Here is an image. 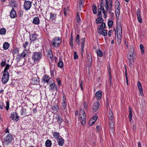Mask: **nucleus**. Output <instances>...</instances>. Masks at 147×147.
<instances>
[{
	"label": "nucleus",
	"mask_w": 147,
	"mask_h": 147,
	"mask_svg": "<svg viewBox=\"0 0 147 147\" xmlns=\"http://www.w3.org/2000/svg\"><path fill=\"white\" fill-rule=\"evenodd\" d=\"M140 10L139 9H138L136 12L137 16H140Z\"/></svg>",
	"instance_id": "5fc2aeb1"
},
{
	"label": "nucleus",
	"mask_w": 147,
	"mask_h": 147,
	"mask_svg": "<svg viewBox=\"0 0 147 147\" xmlns=\"http://www.w3.org/2000/svg\"><path fill=\"white\" fill-rule=\"evenodd\" d=\"M45 145L46 147H51L52 145L51 141L49 140H47L45 142Z\"/></svg>",
	"instance_id": "a878e982"
},
{
	"label": "nucleus",
	"mask_w": 147,
	"mask_h": 147,
	"mask_svg": "<svg viewBox=\"0 0 147 147\" xmlns=\"http://www.w3.org/2000/svg\"><path fill=\"white\" fill-rule=\"evenodd\" d=\"M39 19L38 17L34 18L33 21V23L35 24L38 25L39 24Z\"/></svg>",
	"instance_id": "393cba45"
},
{
	"label": "nucleus",
	"mask_w": 147,
	"mask_h": 147,
	"mask_svg": "<svg viewBox=\"0 0 147 147\" xmlns=\"http://www.w3.org/2000/svg\"><path fill=\"white\" fill-rule=\"evenodd\" d=\"M23 11H22L20 10L19 12L20 17L22 16L23 14Z\"/></svg>",
	"instance_id": "0e129e2a"
},
{
	"label": "nucleus",
	"mask_w": 147,
	"mask_h": 147,
	"mask_svg": "<svg viewBox=\"0 0 147 147\" xmlns=\"http://www.w3.org/2000/svg\"><path fill=\"white\" fill-rule=\"evenodd\" d=\"M4 135L5 136L3 139V143L5 145H8L13 139V136L12 134L10 133L5 134Z\"/></svg>",
	"instance_id": "39448f33"
},
{
	"label": "nucleus",
	"mask_w": 147,
	"mask_h": 147,
	"mask_svg": "<svg viewBox=\"0 0 147 147\" xmlns=\"http://www.w3.org/2000/svg\"><path fill=\"white\" fill-rule=\"evenodd\" d=\"M39 83V79L37 76L34 75L32 80V83L33 84H38Z\"/></svg>",
	"instance_id": "f8f14e48"
},
{
	"label": "nucleus",
	"mask_w": 147,
	"mask_h": 147,
	"mask_svg": "<svg viewBox=\"0 0 147 147\" xmlns=\"http://www.w3.org/2000/svg\"><path fill=\"white\" fill-rule=\"evenodd\" d=\"M102 92L100 90L98 91L96 93L95 96L97 100H99L102 97Z\"/></svg>",
	"instance_id": "f3484780"
},
{
	"label": "nucleus",
	"mask_w": 147,
	"mask_h": 147,
	"mask_svg": "<svg viewBox=\"0 0 147 147\" xmlns=\"http://www.w3.org/2000/svg\"><path fill=\"white\" fill-rule=\"evenodd\" d=\"M30 52L28 50H24L22 53H21V55L22 57L27 56L30 53Z\"/></svg>",
	"instance_id": "2eb2a0df"
},
{
	"label": "nucleus",
	"mask_w": 147,
	"mask_h": 147,
	"mask_svg": "<svg viewBox=\"0 0 147 147\" xmlns=\"http://www.w3.org/2000/svg\"><path fill=\"white\" fill-rule=\"evenodd\" d=\"M140 48L141 51V53L143 54L144 53V47L142 44H140Z\"/></svg>",
	"instance_id": "a19ab883"
},
{
	"label": "nucleus",
	"mask_w": 147,
	"mask_h": 147,
	"mask_svg": "<svg viewBox=\"0 0 147 147\" xmlns=\"http://www.w3.org/2000/svg\"><path fill=\"white\" fill-rule=\"evenodd\" d=\"M102 13H103L104 15V18H106L107 17V15L106 14V12H105V9H103H103H102Z\"/></svg>",
	"instance_id": "bf43d9fd"
},
{
	"label": "nucleus",
	"mask_w": 147,
	"mask_h": 147,
	"mask_svg": "<svg viewBox=\"0 0 147 147\" xmlns=\"http://www.w3.org/2000/svg\"><path fill=\"white\" fill-rule=\"evenodd\" d=\"M92 119H90L89 120V124L90 126L92 125H93V124L94 123H93V122L92 121Z\"/></svg>",
	"instance_id": "e2e57ef3"
},
{
	"label": "nucleus",
	"mask_w": 147,
	"mask_h": 147,
	"mask_svg": "<svg viewBox=\"0 0 147 147\" xmlns=\"http://www.w3.org/2000/svg\"><path fill=\"white\" fill-rule=\"evenodd\" d=\"M73 41H74V38H73V37L71 35V38H70V45L72 47L73 46Z\"/></svg>",
	"instance_id": "79ce46f5"
},
{
	"label": "nucleus",
	"mask_w": 147,
	"mask_h": 147,
	"mask_svg": "<svg viewBox=\"0 0 147 147\" xmlns=\"http://www.w3.org/2000/svg\"><path fill=\"white\" fill-rule=\"evenodd\" d=\"M49 90L52 92L57 91V86L55 83L50 84Z\"/></svg>",
	"instance_id": "9d476101"
},
{
	"label": "nucleus",
	"mask_w": 147,
	"mask_h": 147,
	"mask_svg": "<svg viewBox=\"0 0 147 147\" xmlns=\"http://www.w3.org/2000/svg\"><path fill=\"white\" fill-rule=\"evenodd\" d=\"M56 15L55 13L51 12L50 13V19L52 20H54L56 18Z\"/></svg>",
	"instance_id": "2f4dec72"
},
{
	"label": "nucleus",
	"mask_w": 147,
	"mask_h": 147,
	"mask_svg": "<svg viewBox=\"0 0 147 147\" xmlns=\"http://www.w3.org/2000/svg\"><path fill=\"white\" fill-rule=\"evenodd\" d=\"M9 65L8 64H7L6 65V66L4 69V73H5V74H8V72L7 70L9 69Z\"/></svg>",
	"instance_id": "f704fd0d"
},
{
	"label": "nucleus",
	"mask_w": 147,
	"mask_h": 147,
	"mask_svg": "<svg viewBox=\"0 0 147 147\" xmlns=\"http://www.w3.org/2000/svg\"><path fill=\"white\" fill-rule=\"evenodd\" d=\"M57 139L58 144L60 146H62L64 144V139L62 138H59Z\"/></svg>",
	"instance_id": "412c9836"
},
{
	"label": "nucleus",
	"mask_w": 147,
	"mask_h": 147,
	"mask_svg": "<svg viewBox=\"0 0 147 147\" xmlns=\"http://www.w3.org/2000/svg\"><path fill=\"white\" fill-rule=\"evenodd\" d=\"M9 74L4 73L2 78V82L4 84L6 83L9 79Z\"/></svg>",
	"instance_id": "1a4fd4ad"
},
{
	"label": "nucleus",
	"mask_w": 147,
	"mask_h": 147,
	"mask_svg": "<svg viewBox=\"0 0 147 147\" xmlns=\"http://www.w3.org/2000/svg\"><path fill=\"white\" fill-rule=\"evenodd\" d=\"M98 32L99 34L102 35L104 36L107 35V32L105 30H98Z\"/></svg>",
	"instance_id": "a211bd4d"
},
{
	"label": "nucleus",
	"mask_w": 147,
	"mask_h": 147,
	"mask_svg": "<svg viewBox=\"0 0 147 147\" xmlns=\"http://www.w3.org/2000/svg\"><path fill=\"white\" fill-rule=\"evenodd\" d=\"M9 45V43L5 42L3 45V47L4 49L6 50L8 49Z\"/></svg>",
	"instance_id": "4c0bfd02"
},
{
	"label": "nucleus",
	"mask_w": 147,
	"mask_h": 147,
	"mask_svg": "<svg viewBox=\"0 0 147 147\" xmlns=\"http://www.w3.org/2000/svg\"><path fill=\"white\" fill-rule=\"evenodd\" d=\"M108 26L110 28L112 27L113 24V22L112 20L109 21L108 23Z\"/></svg>",
	"instance_id": "de8ad7c7"
},
{
	"label": "nucleus",
	"mask_w": 147,
	"mask_h": 147,
	"mask_svg": "<svg viewBox=\"0 0 147 147\" xmlns=\"http://www.w3.org/2000/svg\"><path fill=\"white\" fill-rule=\"evenodd\" d=\"M6 30L3 28L0 29V34L1 35H5L6 32Z\"/></svg>",
	"instance_id": "473e14b6"
},
{
	"label": "nucleus",
	"mask_w": 147,
	"mask_h": 147,
	"mask_svg": "<svg viewBox=\"0 0 147 147\" xmlns=\"http://www.w3.org/2000/svg\"><path fill=\"white\" fill-rule=\"evenodd\" d=\"M50 79V77L48 76L45 75L43 78V80L45 82H48L49 80Z\"/></svg>",
	"instance_id": "c85d7f7f"
},
{
	"label": "nucleus",
	"mask_w": 147,
	"mask_h": 147,
	"mask_svg": "<svg viewBox=\"0 0 147 147\" xmlns=\"http://www.w3.org/2000/svg\"><path fill=\"white\" fill-rule=\"evenodd\" d=\"M99 105V102L96 101L94 103L92 109V111L93 113H95L98 109Z\"/></svg>",
	"instance_id": "ddd939ff"
},
{
	"label": "nucleus",
	"mask_w": 147,
	"mask_h": 147,
	"mask_svg": "<svg viewBox=\"0 0 147 147\" xmlns=\"http://www.w3.org/2000/svg\"><path fill=\"white\" fill-rule=\"evenodd\" d=\"M26 109L22 107V109L20 111V113L21 114V115L24 117L26 116Z\"/></svg>",
	"instance_id": "4be33fe9"
},
{
	"label": "nucleus",
	"mask_w": 147,
	"mask_h": 147,
	"mask_svg": "<svg viewBox=\"0 0 147 147\" xmlns=\"http://www.w3.org/2000/svg\"><path fill=\"white\" fill-rule=\"evenodd\" d=\"M106 5L105 6L106 12L108 11L109 14L111 13L112 10L113 0H105Z\"/></svg>",
	"instance_id": "20e7f679"
},
{
	"label": "nucleus",
	"mask_w": 147,
	"mask_h": 147,
	"mask_svg": "<svg viewBox=\"0 0 147 147\" xmlns=\"http://www.w3.org/2000/svg\"><path fill=\"white\" fill-rule=\"evenodd\" d=\"M57 122L59 123V124H60L63 121V119L61 117L58 116L56 118Z\"/></svg>",
	"instance_id": "58836bf2"
},
{
	"label": "nucleus",
	"mask_w": 147,
	"mask_h": 147,
	"mask_svg": "<svg viewBox=\"0 0 147 147\" xmlns=\"http://www.w3.org/2000/svg\"><path fill=\"white\" fill-rule=\"evenodd\" d=\"M9 107V102L8 101H7L6 102V106L5 108L7 110H8Z\"/></svg>",
	"instance_id": "8fccbe9b"
},
{
	"label": "nucleus",
	"mask_w": 147,
	"mask_h": 147,
	"mask_svg": "<svg viewBox=\"0 0 147 147\" xmlns=\"http://www.w3.org/2000/svg\"><path fill=\"white\" fill-rule=\"evenodd\" d=\"M116 33L115 32V35L117 34V41L118 43H120L121 41L122 36V28L121 24L120 22L117 23Z\"/></svg>",
	"instance_id": "f03ea898"
},
{
	"label": "nucleus",
	"mask_w": 147,
	"mask_h": 147,
	"mask_svg": "<svg viewBox=\"0 0 147 147\" xmlns=\"http://www.w3.org/2000/svg\"><path fill=\"white\" fill-rule=\"evenodd\" d=\"M53 137L55 138V139H58L59 138V134L58 132H57L56 131H54L53 133Z\"/></svg>",
	"instance_id": "7c9ffc66"
},
{
	"label": "nucleus",
	"mask_w": 147,
	"mask_h": 147,
	"mask_svg": "<svg viewBox=\"0 0 147 147\" xmlns=\"http://www.w3.org/2000/svg\"><path fill=\"white\" fill-rule=\"evenodd\" d=\"M80 36L79 34H78L77 35V37L76 38V42L77 44H78L79 45H80Z\"/></svg>",
	"instance_id": "a18cd8bd"
},
{
	"label": "nucleus",
	"mask_w": 147,
	"mask_h": 147,
	"mask_svg": "<svg viewBox=\"0 0 147 147\" xmlns=\"http://www.w3.org/2000/svg\"><path fill=\"white\" fill-rule=\"evenodd\" d=\"M3 104L2 102H0V108L1 109L3 108Z\"/></svg>",
	"instance_id": "774afa93"
},
{
	"label": "nucleus",
	"mask_w": 147,
	"mask_h": 147,
	"mask_svg": "<svg viewBox=\"0 0 147 147\" xmlns=\"http://www.w3.org/2000/svg\"><path fill=\"white\" fill-rule=\"evenodd\" d=\"M116 15L117 16V15L118 16L120 14V10H115Z\"/></svg>",
	"instance_id": "680f3d73"
},
{
	"label": "nucleus",
	"mask_w": 147,
	"mask_h": 147,
	"mask_svg": "<svg viewBox=\"0 0 147 147\" xmlns=\"http://www.w3.org/2000/svg\"><path fill=\"white\" fill-rule=\"evenodd\" d=\"M10 16L11 18H14L16 17V13L13 8L11 10L10 13Z\"/></svg>",
	"instance_id": "dca6fc26"
},
{
	"label": "nucleus",
	"mask_w": 147,
	"mask_h": 147,
	"mask_svg": "<svg viewBox=\"0 0 147 147\" xmlns=\"http://www.w3.org/2000/svg\"><path fill=\"white\" fill-rule=\"evenodd\" d=\"M115 10H120V3L118 1L116 0L115 1Z\"/></svg>",
	"instance_id": "c756f323"
},
{
	"label": "nucleus",
	"mask_w": 147,
	"mask_h": 147,
	"mask_svg": "<svg viewBox=\"0 0 147 147\" xmlns=\"http://www.w3.org/2000/svg\"><path fill=\"white\" fill-rule=\"evenodd\" d=\"M109 126L111 131L113 132L114 130V125L115 124V119L112 111L110 109L108 112Z\"/></svg>",
	"instance_id": "f257e3e1"
},
{
	"label": "nucleus",
	"mask_w": 147,
	"mask_h": 147,
	"mask_svg": "<svg viewBox=\"0 0 147 147\" xmlns=\"http://www.w3.org/2000/svg\"><path fill=\"white\" fill-rule=\"evenodd\" d=\"M129 115L128 118H129L130 122H131L132 119V111L130 107H129Z\"/></svg>",
	"instance_id": "aec40b11"
},
{
	"label": "nucleus",
	"mask_w": 147,
	"mask_h": 147,
	"mask_svg": "<svg viewBox=\"0 0 147 147\" xmlns=\"http://www.w3.org/2000/svg\"><path fill=\"white\" fill-rule=\"evenodd\" d=\"M78 58V56L77 54V53L76 51H75L74 52V59H76Z\"/></svg>",
	"instance_id": "3c124183"
},
{
	"label": "nucleus",
	"mask_w": 147,
	"mask_h": 147,
	"mask_svg": "<svg viewBox=\"0 0 147 147\" xmlns=\"http://www.w3.org/2000/svg\"><path fill=\"white\" fill-rule=\"evenodd\" d=\"M134 50L133 47L131 48L129 50L130 55H135L134 53Z\"/></svg>",
	"instance_id": "09e8293b"
},
{
	"label": "nucleus",
	"mask_w": 147,
	"mask_h": 147,
	"mask_svg": "<svg viewBox=\"0 0 147 147\" xmlns=\"http://www.w3.org/2000/svg\"><path fill=\"white\" fill-rule=\"evenodd\" d=\"M137 18L138 22H139L140 23H142V18L141 17V16H137Z\"/></svg>",
	"instance_id": "603ef678"
},
{
	"label": "nucleus",
	"mask_w": 147,
	"mask_h": 147,
	"mask_svg": "<svg viewBox=\"0 0 147 147\" xmlns=\"http://www.w3.org/2000/svg\"><path fill=\"white\" fill-rule=\"evenodd\" d=\"M56 81L58 83V85L60 86L61 85V81L60 80L59 78H57L56 79Z\"/></svg>",
	"instance_id": "6e6d98bb"
},
{
	"label": "nucleus",
	"mask_w": 147,
	"mask_h": 147,
	"mask_svg": "<svg viewBox=\"0 0 147 147\" xmlns=\"http://www.w3.org/2000/svg\"><path fill=\"white\" fill-rule=\"evenodd\" d=\"M83 4V2L82 0H80L79 1V6L80 7H81V6H82V4Z\"/></svg>",
	"instance_id": "69168bd1"
},
{
	"label": "nucleus",
	"mask_w": 147,
	"mask_h": 147,
	"mask_svg": "<svg viewBox=\"0 0 147 147\" xmlns=\"http://www.w3.org/2000/svg\"><path fill=\"white\" fill-rule=\"evenodd\" d=\"M108 69L109 70V80H110V81L111 82V81L112 79L111 71H110V67H108Z\"/></svg>",
	"instance_id": "49530a36"
},
{
	"label": "nucleus",
	"mask_w": 147,
	"mask_h": 147,
	"mask_svg": "<svg viewBox=\"0 0 147 147\" xmlns=\"http://www.w3.org/2000/svg\"><path fill=\"white\" fill-rule=\"evenodd\" d=\"M104 20L101 17H99L97 18L96 20V23L97 24L102 23L103 22Z\"/></svg>",
	"instance_id": "cd10ccee"
},
{
	"label": "nucleus",
	"mask_w": 147,
	"mask_h": 147,
	"mask_svg": "<svg viewBox=\"0 0 147 147\" xmlns=\"http://www.w3.org/2000/svg\"><path fill=\"white\" fill-rule=\"evenodd\" d=\"M52 109L53 112L56 113L58 111V109H59V107L57 105H55L53 106Z\"/></svg>",
	"instance_id": "b1692460"
},
{
	"label": "nucleus",
	"mask_w": 147,
	"mask_h": 147,
	"mask_svg": "<svg viewBox=\"0 0 147 147\" xmlns=\"http://www.w3.org/2000/svg\"><path fill=\"white\" fill-rule=\"evenodd\" d=\"M106 27V24L105 23H102L98 28V30H103Z\"/></svg>",
	"instance_id": "c9c22d12"
},
{
	"label": "nucleus",
	"mask_w": 147,
	"mask_h": 147,
	"mask_svg": "<svg viewBox=\"0 0 147 147\" xmlns=\"http://www.w3.org/2000/svg\"><path fill=\"white\" fill-rule=\"evenodd\" d=\"M87 58L90 63V65L92 62V58L89 55H87Z\"/></svg>",
	"instance_id": "ea45409f"
},
{
	"label": "nucleus",
	"mask_w": 147,
	"mask_h": 147,
	"mask_svg": "<svg viewBox=\"0 0 147 147\" xmlns=\"http://www.w3.org/2000/svg\"><path fill=\"white\" fill-rule=\"evenodd\" d=\"M63 63L61 59H60L58 63V66L60 68H62L63 66Z\"/></svg>",
	"instance_id": "e433bc0d"
},
{
	"label": "nucleus",
	"mask_w": 147,
	"mask_h": 147,
	"mask_svg": "<svg viewBox=\"0 0 147 147\" xmlns=\"http://www.w3.org/2000/svg\"><path fill=\"white\" fill-rule=\"evenodd\" d=\"M10 118L13 120H15L16 121H18L19 119V117L18 115L16 112H13L11 114Z\"/></svg>",
	"instance_id": "4468645a"
},
{
	"label": "nucleus",
	"mask_w": 147,
	"mask_h": 147,
	"mask_svg": "<svg viewBox=\"0 0 147 147\" xmlns=\"http://www.w3.org/2000/svg\"><path fill=\"white\" fill-rule=\"evenodd\" d=\"M6 65V61L1 62V67H4Z\"/></svg>",
	"instance_id": "13d9d810"
},
{
	"label": "nucleus",
	"mask_w": 147,
	"mask_h": 147,
	"mask_svg": "<svg viewBox=\"0 0 147 147\" xmlns=\"http://www.w3.org/2000/svg\"><path fill=\"white\" fill-rule=\"evenodd\" d=\"M85 41V39L84 38H82L81 40V45H84V42Z\"/></svg>",
	"instance_id": "052dcab7"
},
{
	"label": "nucleus",
	"mask_w": 147,
	"mask_h": 147,
	"mask_svg": "<svg viewBox=\"0 0 147 147\" xmlns=\"http://www.w3.org/2000/svg\"><path fill=\"white\" fill-rule=\"evenodd\" d=\"M127 58L129 61V65L131 68L134 64L135 59V55L129 54L127 55Z\"/></svg>",
	"instance_id": "6e6552de"
},
{
	"label": "nucleus",
	"mask_w": 147,
	"mask_h": 147,
	"mask_svg": "<svg viewBox=\"0 0 147 147\" xmlns=\"http://www.w3.org/2000/svg\"><path fill=\"white\" fill-rule=\"evenodd\" d=\"M97 55L98 56L100 57H101L102 56V52L100 49H98L97 50Z\"/></svg>",
	"instance_id": "c03bdc74"
},
{
	"label": "nucleus",
	"mask_w": 147,
	"mask_h": 147,
	"mask_svg": "<svg viewBox=\"0 0 147 147\" xmlns=\"http://www.w3.org/2000/svg\"><path fill=\"white\" fill-rule=\"evenodd\" d=\"M31 5V2L28 1H25L24 5L25 9L26 10H28L30 8Z\"/></svg>",
	"instance_id": "9b49d317"
},
{
	"label": "nucleus",
	"mask_w": 147,
	"mask_h": 147,
	"mask_svg": "<svg viewBox=\"0 0 147 147\" xmlns=\"http://www.w3.org/2000/svg\"><path fill=\"white\" fill-rule=\"evenodd\" d=\"M92 10L94 14H96L97 13L96 7V5L93 4L92 6Z\"/></svg>",
	"instance_id": "72a5a7b5"
},
{
	"label": "nucleus",
	"mask_w": 147,
	"mask_h": 147,
	"mask_svg": "<svg viewBox=\"0 0 147 147\" xmlns=\"http://www.w3.org/2000/svg\"><path fill=\"white\" fill-rule=\"evenodd\" d=\"M102 11V8H99L98 10V16L99 17H102V14H101V11Z\"/></svg>",
	"instance_id": "37998d69"
},
{
	"label": "nucleus",
	"mask_w": 147,
	"mask_h": 147,
	"mask_svg": "<svg viewBox=\"0 0 147 147\" xmlns=\"http://www.w3.org/2000/svg\"><path fill=\"white\" fill-rule=\"evenodd\" d=\"M139 89L140 94L141 95H143V91L140 82L138 81L137 83Z\"/></svg>",
	"instance_id": "6ab92c4d"
},
{
	"label": "nucleus",
	"mask_w": 147,
	"mask_h": 147,
	"mask_svg": "<svg viewBox=\"0 0 147 147\" xmlns=\"http://www.w3.org/2000/svg\"><path fill=\"white\" fill-rule=\"evenodd\" d=\"M37 35L35 33H33L32 35H30V39L31 41H34L36 39Z\"/></svg>",
	"instance_id": "5701e85b"
},
{
	"label": "nucleus",
	"mask_w": 147,
	"mask_h": 147,
	"mask_svg": "<svg viewBox=\"0 0 147 147\" xmlns=\"http://www.w3.org/2000/svg\"><path fill=\"white\" fill-rule=\"evenodd\" d=\"M67 103L65 101L61 103V109L62 110L65 109L66 108Z\"/></svg>",
	"instance_id": "bb28decb"
},
{
	"label": "nucleus",
	"mask_w": 147,
	"mask_h": 147,
	"mask_svg": "<svg viewBox=\"0 0 147 147\" xmlns=\"http://www.w3.org/2000/svg\"><path fill=\"white\" fill-rule=\"evenodd\" d=\"M61 42V38L56 37L51 42L52 46L55 47H57L59 46Z\"/></svg>",
	"instance_id": "0eeeda50"
},
{
	"label": "nucleus",
	"mask_w": 147,
	"mask_h": 147,
	"mask_svg": "<svg viewBox=\"0 0 147 147\" xmlns=\"http://www.w3.org/2000/svg\"><path fill=\"white\" fill-rule=\"evenodd\" d=\"M22 57L21 55V54L20 55L19 54L17 55L16 58L18 59V62L20 61Z\"/></svg>",
	"instance_id": "864d4df0"
},
{
	"label": "nucleus",
	"mask_w": 147,
	"mask_h": 147,
	"mask_svg": "<svg viewBox=\"0 0 147 147\" xmlns=\"http://www.w3.org/2000/svg\"><path fill=\"white\" fill-rule=\"evenodd\" d=\"M112 33V30H110L108 32V35L109 36L111 37V36Z\"/></svg>",
	"instance_id": "338daca9"
},
{
	"label": "nucleus",
	"mask_w": 147,
	"mask_h": 147,
	"mask_svg": "<svg viewBox=\"0 0 147 147\" xmlns=\"http://www.w3.org/2000/svg\"><path fill=\"white\" fill-rule=\"evenodd\" d=\"M79 121L83 125H84L86 123V117L85 112L83 110L81 109L79 112Z\"/></svg>",
	"instance_id": "7ed1b4c3"
},
{
	"label": "nucleus",
	"mask_w": 147,
	"mask_h": 147,
	"mask_svg": "<svg viewBox=\"0 0 147 147\" xmlns=\"http://www.w3.org/2000/svg\"><path fill=\"white\" fill-rule=\"evenodd\" d=\"M42 56V54L40 52L33 53L32 58L34 62L38 61Z\"/></svg>",
	"instance_id": "423d86ee"
},
{
	"label": "nucleus",
	"mask_w": 147,
	"mask_h": 147,
	"mask_svg": "<svg viewBox=\"0 0 147 147\" xmlns=\"http://www.w3.org/2000/svg\"><path fill=\"white\" fill-rule=\"evenodd\" d=\"M88 105L86 102L84 101L83 102V106L85 109H86L87 108Z\"/></svg>",
	"instance_id": "4d7b16f0"
}]
</instances>
